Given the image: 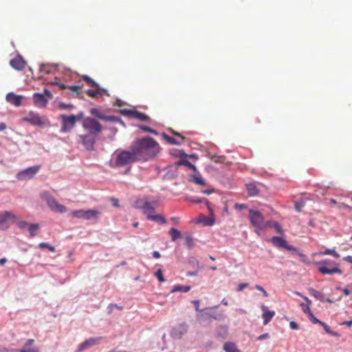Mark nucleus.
<instances>
[{"label": "nucleus", "mask_w": 352, "mask_h": 352, "mask_svg": "<svg viewBox=\"0 0 352 352\" xmlns=\"http://www.w3.org/2000/svg\"><path fill=\"white\" fill-rule=\"evenodd\" d=\"M157 205L156 201H147L142 209V213L146 216V218L147 219V216L149 214H154V212L155 211V206Z\"/></svg>", "instance_id": "21"}, {"label": "nucleus", "mask_w": 352, "mask_h": 352, "mask_svg": "<svg viewBox=\"0 0 352 352\" xmlns=\"http://www.w3.org/2000/svg\"><path fill=\"white\" fill-rule=\"evenodd\" d=\"M82 126L89 131V133L98 135L102 131V126L99 121L91 117H85L82 122Z\"/></svg>", "instance_id": "5"}, {"label": "nucleus", "mask_w": 352, "mask_h": 352, "mask_svg": "<svg viewBox=\"0 0 352 352\" xmlns=\"http://www.w3.org/2000/svg\"><path fill=\"white\" fill-rule=\"evenodd\" d=\"M249 221L250 224L255 228L254 232L260 237L263 239V214L256 208H250L249 210Z\"/></svg>", "instance_id": "3"}, {"label": "nucleus", "mask_w": 352, "mask_h": 352, "mask_svg": "<svg viewBox=\"0 0 352 352\" xmlns=\"http://www.w3.org/2000/svg\"><path fill=\"white\" fill-rule=\"evenodd\" d=\"M148 200V196H144L143 197H138L133 203V207L135 209L141 210L144 208L146 203Z\"/></svg>", "instance_id": "24"}, {"label": "nucleus", "mask_w": 352, "mask_h": 352, "mask_svg": "<svg viewBox=\"0 0 352 352\" xmlns=\"http://www.w3.org/2000/svg\"><path fill=\"white\" fill-rule=\"evenodd\" d=\"M161 136L162 137V138L166 141L170 145H177V146H179L182 144V143L180 142H179L178 140H177L174 137H172V136H170L168 135L167 133H166L165 132H162L161 133Z\"/></svg>", "instance_id": "29"}, {"label": "nucleus", "mask_w": 352, "mask_h": 352, "mask_svg": "<svg viewBox=\"0 0 352 352\" xmlns=\"http://www.w3.org/2000/svg\"><path fill=\"white\" fill-rule=\"evenodd\" d=\"M294 254H296L299 256L300 260L303 263H308L307 256L302 252H300L298 249V252H292Z\"/></svg>", "instance_id": "48"}, {"label": "nucleus", "mask_w": 352, "mask_h": 352, "mask_svg": "<svg viewBox=\"0 0 352 352\" xmlns=\"http://www.w3.org/2000/svg\"><path fill=\"white\" fill-rule=\"evenodd\" d=\"M162 151L159 143L152 137L144 136L134 140L130 150L124 149L117 160L119 165H126L130 162H146L153 160Z\"/></svg>", "instance_id": "1"}, {"label": "nucleus", "mask_w": 352, "mask_h": 352, "mask_svg": "<svg viewBox=\"0 0 352 352\" xmlns=\"http://www.w3.org/2000/svg\"><path fill=\"white\" fill-rule=\"evenodd\" d=\"M191 289L190 285H175L170 290V293L182 292L187 293Z\"/></svg>", "instance_id": "27"}, {"label": "nucleus", "mask_w": 352, "mask_h": 352, "mask_svg": "<svg viewBox=\"0 0 352 352\" xmlns=\"http://www.w3.org/2000/svg\"><path fill=\"white\" fill-rule=\"evenodd\" d=\"M188 180L189 182L194 183L201 186H205L206 185L205 179L199 173V172L190 175Z\"/></svg>", "instance_id": "20"}, {"label": "nucleus", "mask_w": 352, "mask_h": 352, "mask_svg": "<svg viewBox=\"0 0 352 352\" xmlns=\"http://www.w3.org/2000/svg\"><path fill=\"white\" fill-rule=\"evenodd\" d=\"M23 98L22 95L16 94L12 91L8 93L6 96V100L16 107L21 106Z\"/></svg>", "instance_id": "17"}, {"label": "nucleus", "mask_w": 352, "mask_h": 352, "mask_svg": "<svg viewBox=\"0 0 352 352\" xmlns=\"http://www.w3.org/2000/svg\"><path fill=\"white\" fill-rule=\"evenodd\" d=\"M60 118L62 120L60 133H65L73 129L74 126L76 122L72 118V115L67 116L65 114H62L60 116Z\"/></svg>", "instance_id": "12"}, {"label": "nucleus", "mask_w": 352, "mask_h": 352, "mask_svg": "<svg viewBox=\"0 0 352 352\" xmlns=\"http://www.w3.org/2000/svg\"><path fill=\"white\" fill-rule=\"evenodd\" d=\"M19 352H39L37 348H22Z\"/></svg>", "instance_id": "61"}, {"label": "nucleus", "mask_w": 352, "mask_h": 352, "mask_svg": "<svg viewBox=\"0 0 352 352\" xmlns=\"http://www.w3.org/2000/svg\"><path fill=\"white\" fill-rule=\"evenodd\" d=\"M133 163L134 162H130L126 165H124V167H126V168L125 169V170L123 173L124 175H129L131 173V166Z\"/></svg>", "instance_id": "60"}, {"label": "nucleus", "mask_w": 352, "mask_h": 352, "mask_svg": "<svg viewBox=\"0 0 352 352\" xmlns=\"http://www.w3.org/2000/svg\"><path fill=\"white\" fill-rule=\"evenodd\" d=\"M169 234L170 235L171 240L175 241L182 237V232L175 227L170 228L169 230Z\"/></svg>", "instance_id": "32"}, {"label": "nucleus", "mask_w": 352, "mask_h": 352, "mask_svg": "<svg viewBox=\"0 0 352 352\" xmlns=\"http://www.w3.org/2000/svg\"><path fill=\"white\" fill-rule=\"evenodd\" d=\"M81 89V87L80 85H68V89L71 90L74 93L76 94H80V89Z\"/></svg>", "instance_id": "53"}, {"label": "nucleus", "mask_w": 352, "mask_h": 352, "mask_svg": "<svg viewBox=\"0 0 352 352\" xmlns=\"http://www.w3.org/2000/svg\"><path fill=\"white\" fill-rule=\"evenodd\" d=\"M71 214L77 219L85 220V210H73L72 211Z\"/></svg>", "instance_id": "39"}, {"label": "nucleus", "mask_w": 352, "mask_h": 352, "mask_svg": "<svg viewBox=\"0 0 352 352\" xmlns=\"http://www.w3.org/2000/svg\"><path fill=\"white\" fill-rule=\"evenodd\" d=\"M191 303L194 305L195 311L197 312H199V314L201 313H202V311H204L205 310L217 309V308H218L219 307V305H214V306H212V307H207V308L201 309H199V303H200L199 300H192L191 301Z\"/></svg>", "instance_id": "35"}, {"label": "nucleus", "mask_w": 352, "mask_h": 352, "mask_svg": "<svg viewBox=\"0 0 352 352\" xmlns=\"http://www.w3.org/2000/svg\"><path fill=\"white\" fill-rule=\"evenodd\" d=\"M185 239V245L188 250H191L195 246V242L193 237L189 234H186L184 236Z\"/></svg>", "instance_id": "38"}, {"label": "nucleus", "mask_w": 352, "mask_h": 352, "mask_svg": "<svg viewBox=\"0 0 352 352\" xmlns=\"http://www.w3.org/2000/svg\"><path fill=\"white\" fill-rule=\"evenodd\" d=\"M96 89H97L98 91H99L100 93V94H98V96H102L103 95L110 96V94H109L107 89L102 87L100 85H99V87H96Z\"/></svg>", "instance_id": "50"}, {"label": "nucleus", "mask_w": 352, "mask_h": 352, "mask_svg": "<svg viewBox=\"0 0 352 352\" xmlns=\"http://www.w3.org/2000/svg\"><path fill=\"white\" fill-rule=\"evenodd\" d=\"M246 188L248 191V195L250 197H254L258 194L259 189L254 184H248L246 185Z\"/></svg>", "instance_id": "30"}, {"label": "nucleus", "mask_w": 352, "mask_h": 352, "mask_svg": "<svg viewBox=\"0 0 352 352\" xmlns=\"http://www.w3.org/2000/svg\"><path fill=\"white\" fill-rule=\"evenodd\" d=\"M47 65H50V64H43H43H41V65H40V68H39V72H40V73H45V74H52V71H51V70L44 69V67H45V66H47Z\"/></svg>", "instance_id": "58"}, {"label": "nucleus", "mask_w": 352, "mask_h": 352, "mask_svg": "<svg viewBox=\"0 0 352 352\" xmlns=\"http://www.w3.org/2000/svg\"><path fill=\"white\" fill-rule=\"evenodd\" d=\"M32 98L34 104L37 107H45L48 103V98L42 93H34L32 96Z\"/></svg>", "instance_id": "16"}, {"label": "nucleus", "mask_w": 352, "mask_h": 352, "mask_svg": "<svg viewBox=\"0 0 352 352\" xmlns=\"http://www.w3.org/2000/svg\"><path fill=\"white\" fill-rule=\"evenodd\" d=\"M261 308L263 311L262 317L263 318V324L266 325L272 320L273 317L275 316V311L270 310L268 307L265 305H262L261 306Z\"/></svg>", "instance_id": "18"}, {"label": "nucleus", "mask_w": 352, "mask_h": 352, "mask_svg": "<svg viewBox=\"0 0 352 352\" xmlns=\"http://www.w3.org/2000/svg\"><path fill=\"white\" fill-rule=\"evenodd\" d=\"M98 135L87 133L85 135H78V137L80 139L81 143L85 150L88 151H95V144L96 142V138Z\"/></svg>", "instance_id": "9"}, {"label": "nucleus", "mask_w": 352, "mask_h": 352, "mask_svg": "<svg viewBox=\"0 0 352 352\" xmlns=\"http://www.w3.org/2000/svg\"><path fill=\"white\" fill-rule=\"evenodd\" d=\"M289 327L293 330L298 329L299 325L296 321H290L289 322Z\"/></svg>", "instance_id": "64"}, {"label": "nucleus", "mask_w": 352, "mask_h": 352, "mask_svg": "<svg viewBox=\"0 0 352 352\" xmlns=\"http://www.w3.org/2000/svg\"><path fill=\"white\" fill-rule=\"evenodd\" d=\"M8 221L15 223L17 227L21 230L28 228L30 236L33 238L36 235V232L39 230L40 225L38 223H28L27 221L20 220L19 217L12 213L11 211H5L0 212V230H7L10 226L7 224Z\"/></svg>", "instance_id": "2"}, {"label": "nucleus", "mask_w": 352, "mask_h": 352, "mask_svg": "<svg viewBox=\"0 0 352 352\" xmlns=\"http://www.w3.org/2000/svg\"><path fill=\"white\" fill-rule=\"evenodd\" d=\"M273 228L275 229L276 232L277 233H278L280 235L285 234V232H284L281 225L278 221H275V223H274Z\"/></svg>", "instance_id": "46"}, {"label": "nucleus", "mask_w": 352, "mask_h": 352, "mask_svg": "<svg viewBox=\"0 0 352 352\" xmlns=\"http://www.w3.org/2000/svg\"><path fill=\"white\" fill-rule=\"evenodd\" d=\"M182 152L184 151L174 148L169 150V154L174 158L179 157Z\"/></svg>", "instance_id": "43"}, {"label": "nucleus", "mask_w": 352, "mask_h": 352, "mask_svg": "<svg viewBox=\"0 0 352 352\" xmlns=\"http://www.w3.org/2000/svg\"><path fill=\"white\" fill-rule=\"evenodd\" d=\"M276 221L273 220V219H269L266 221H263V230L267 228V227H269V228H273L274 226V223H275Z\"/></svg>", "instance_id": "57"}, {"label": "nucleus", "mask_w": 352, "mask_h": 352, "mask_svg": "<svg viewBox=\"0 0 352 352\" xmlns=\"http://www.w3.org/2000/svg\"><path fill=\"white\" fill-rule=\"evenodd\" d=\"M132 125L133 126H136V127L139 128L142 131L146 132V133H150V132L151 131V127L146 126V125H144L142 124H132Z\"/></svg>", "instance_id": "47"}, {"label": "nucleus", "mask_w": 352, "mask_h": 352, "mask_svg": "<svg viewBox=\"0 0 352 352\" xmlns=\"http://www.w3.org/2000/svg\"><path fill=\"white\" fill-rule=\"evenodd\" d=\"M255 288L260 291L261 292H262L263 295L265 296V297H267L268 296V293L265 290V289L259 285H255Z\"/></svg>", "instance_id": "62"}, {"label": "nucleus", "mask_w": 352, "mask_h": 352, "mask_svg": "<svg viewBox=\"0 0 352 352\" xmlns=\"http://www.w3.org/2000/svg\"><path fill=\"white\" fill-rule=\"evenodd\" d=\"M38 247L41 249H47L51 252H54L56 251L55 247L47 242L40 243L38 244Z\"/></svg>", "instance_id": "41"}, {"label": "nucleus", "mask_w": 352, "mask_h": 352, "mask_svg": "<svg viewBox=\"0 0 352 352\" xmlns=\"http://www.w3.org/2000/svg\"><path fill=\"white\" fill-rule=\"evenodd\" d=\"M308 318L310 320V321L313 323V324H319L320 323V320L318 319L317 318H316V316H314V313L312 311H310L308 314Z\"/></svg>", "instance_id": "49"}, {"label": "nucleus", "mask_w": 352, "mask_h": 352, "mask_svg": "<svg viewBox=\"0 0 352 352\" xmlns=\"http://www.w3.org/2000/svg\"><path fill=\"white\" fill-rule=\"evenodd\" d=\"M283 236H273L272 238L265 239V240L272 243L276 248H283L289 252H298V248L289 244L286 239Z\"/></svg>", "instance_id": "6"}, {"label": "nucleus", "mask_w": 352, "mask_h": 352, "mask_svg": "<svg viewBox=\"0 0 352 352\" xmlns=\"http://www.w3.org/2000/svg\"><path fill=\"white\" fill-rule=\"evenodd\" d=\"M81 78L89 85L96 88L99 87V84L91 78L89 76L83 74L81 76Z\"/></svg>", "instance_id": "37"}, {"label": "nucleus", "mask_w": 352, "mask_h": 352, "mask_svg": "<svg viewBox=\"0 0 352 352\" xmlns=\"http://www.w3.org/2000/svg\"><path fill=\"white\" fill-rule=\"evenodd\" d=\"M74 121L76 122L80 120H82L84 118V112L82 111H80L78 114H71Z\"/></svg>", "instance_id": "54"}, {"label": "nucleus", "mask_w": 352, "mask_h": 352, "mask_svg": "<svg viewBox=\"0 0 352 352\" xmlns=\"http://www.w3.org/2000/svg\"><path fill=\"white\" fill-rule=\"evenodd\" d=\"M188 155L185 152H182L180 157H179L180 160V163H182V166H188V164L190 163V161L188 160Z\"/></svg>", "instance_id": "42"}, {"label": "nucleus", "mask_w": 352, "mask_h": 352, "mask_svg": "<svg viewBox=\"0 0 352 352\" xmlns=\"http://www.w3.org/2000/svg\"><path fill=\"white\" fill-rule=\"evenodd\" d=\"M119 117L113 115H106L104 121L110 122H117Z\"/></svg>", "instance_id": "52"}, {"label": "nucleus", "mask_w": 352, "mask_h": 352, "mask_svg": "<svg viewBox=\"0 0 352 352\" xmlns=\"http://www.w3.org/2000/svg\"><path fill=\"white\" fill-rule=\"evenodd\" d=\"M318 265V271L324 275L330 274V267H328V265H330V261L327 259L319 262Z\"/></svg>", "instance_id": "25"}, {"label": "nucleus", "mask_w": 352, "mask_h": 352, "mask_svg": "<svg viewBox=\"0 0 352 352\" xmlns=\"http://www.w3.org/2000/svg\"><path fill=\"white\" fill-rule=\"evenodd\" d=\"M248 283H239L238 285V287H237V291L238 292H241L243 291L245 288H246L248 286Z\"/></svg>", "instance_id": "63"}, {"label": "nucleus", "mask_w": 352, "mask_h": 352, "mask_svg": "<svg viewBox=\"0 0 352 352\" xmlns=\"http://www.w3.org/2000/svg\"><path fill=\"white\" fill-rule=\"evenodd\" d=\"M74 105L73 104H67V103H65L64 102H60L58 104V108L60 110H63V109H73L74 108Z\"/></svg>", "instance_id": "45"}, {"label": "nucleus", "mask_w": 352, "mask_h": 352, "mask_svg": "<svg viewBox=\"0 0 352 352\" xmlns=\"http://www.w3.org/2000/svg\"><path fill=\"white\" fill-rule=\"evenodd\" d=\"M189 201L194 204H202L204 203L209 211L210 216L208 218H200L197 220V223H203L204 226H212L215 222L214 215L213 210L208 200L205 197L201 198H190Z\"/></svg>", "instance_id": "4"}, {"label": "nucleus", "mask_w": 352, "mask_h": 352, "mask_svg": "<svg viewBox=\"0 0 352 352\" xmlns=\"http://www.w3.org/2000/svg\"><path fill=\"white\" fill-rule=\"evenodd\" d=\"M99 340V337H91L88 339H86L85 341H83L82 343L79 344L76 350V352H81L87 347L96 344Z\"/></svg>", "instance_id": "19"}, {"label": "nucleus", "mask_w": 352, "mask_h": 352, "mask_svg": "<svg viewBox=\"0 0 352 352\" xmlns=\"http://www.w3.org/2000/svg\"><path fill=\"white\" fill-rule=\"evenodd\" d=\"M300 306L301 307L302 311L305 313L308 314L311 311L310 309V305L306 304L305 302H301L300 304Z\"/></svg>", "instance_id": "51"}, {"label": "nucleus", "mask_w": 352, "mask_h": 352, "mask_svg": "<svg viewBox=\"0 0 352 352\" xmlns=\"http://www.w3.org/2000/svg\"><path fill=\"white\" fill-rule=\"evenodd\" d=\"M10 65L16 71H22L26 65V61L23 57L19 54L15 58L10 60Z\"/></svg>", "instance_id": "15"}, {"label": "nucleus", "mask_w": 352, "mask_h": 352, "mask_svg": "<svg viewBox=\"0 0 352 352\" xmlns=\"http://www.w3.org/2000/svg\"><path fill=\"white\" fill-rule=\"evenodd\" d=\"M154 276L160 283H164L166 281L163 274V271L161 268H159L154 272Z\"/></svg>", "instance_id": "40"}, {"label": "nucleus", "mask_w": 352, "mask_h": 352, "mask_svg": "<svg viewBox=\"0 0 352 352\" xmlns=\"http://www.w3.org/2000/svg\"><path fill=\"white\" fill-rule=\"evenodd\" d=\"M224 317L225 316L223 313H216L214 311H208V309L202 311V313L198 315V318L202 321H206L210 319L221 321L224 319Z\"/></svg>", "instance_id": "13"}, {"label": "nucleus", "mask_w": 352, "mask_h": 352, "mask_svg": "<svg viewBox=\"0 0 352 352\" xmlns=\"http://www.w3.org/2000/svg\"><path fill=\"white\" fill-rule=\"evenodd\" d=\"M223 350L226 352H241L236 344L232 342H226L223 345Z\"/></svg>", "instance_id": "31"}, {"label": "nucleus", "mask_w": 352, "mask_h": 352, "mask_svg": "<svg viewBox=\"0 0 352 352\" xmlns=\"http://www.w3.org/2000/svg\"><path fill=\"white\" fill-rule=\"evenodd\" d=\"M177 177V170L170 165L166 168V173L163 175L164 180H171L175 179Z\"/></svg>", "instance_id": "23"}, {"label": "nucleus", "mask_w": 352, "mask_h": 352, "mask_svg": "<svg viewBox=\"0 0 352 352\" xmlns=\"http://www.w3.org/2000/svg\"><path fill=\"white\" fill-rule=\"evenodd\" d=\"M188 263L193 267H198L199 265V261L194 256H191L188 259Z\"/></svg>", "instance_id": "56"}, {"label": "nucleus", "mask_w": 352, "mask_h": 352, "mask_svg": "<svg viewBox=\"0 0 352 352\" xmlns=\"http://www.w3.org/2000/svg\"><path fill=\"white\" fill-rule=\"evenodd\" d=\"M188 331V325L186 323L183 322L172 328L170 331V336L173 339L180 338L182 335L186 333Z\"/></svg>", "instance_id": "14"}, {"label": "nucleus", "mask_w": 352, "mask_h": 352, "mask_svg": "<svg viewBox=\"0 0 352 352\" xmlns=\"http://www.w3.org/2000/svg\"><path fill=\"white\" fill-rule=\"evenodd\" d=\"M309 199L306 197H300L294 202V209L296 212H299L302 210V208L305 206L306 202Z\"/></svg>", "instance_id": "28"}, {"label": "nucleus", "mask_w": 352, "mask_h": 352, "mask_svg": "<svg viewBox=\"0 0 352 352\" xmlns=\"http://www.w3.org/2000/svg\"><path fill=\"white\" fill-rule=\"evenodd\" d=\"M0 352H19L17 349L0 346Z\"/></svg>", "instance_id": "55"}, {"label": "nucleus", "mask_w": 352, "mask_h": 352, "mask_svg": "<svg viewBox=\"0 0 352 352\" xmlns=\"http://www.w3.org/2000/svg\"><path fill=\"white\" fill-rule=\"evenodd\" d=\"M100 212L96 209L85 210V220H92L98 219Z\"/></svg>", "instance_id": "26"}, {"label": "nucleus", "mask_w": 352, "mask_h": 352, "mask_svg": "<svg viewBox=\"0 0 352 352\" xmlns=\"http://www.w3.org/2000/svg\"><path fill=\"white\" fill-rule=\"evenodd\" d=\"M85 93L89 96L93 98H96L98 97V94L100 93L98 91V90H95L93 89H88L85 91Z\"/></svg>", "instance_id": "44"}, {"label": "nucleus", "mask_w": 352, "mask_h": 352, "mask_svg": "<svg viewBox=\"0 0 352 352\" xmlns=\"http://www.w3.org/2000/svg\"><path fill=\"white\" fill-rule=\"evenodd\" d=\"M22 121L30 123L32 126L43 128L45 126L44 122L42 120L40 115L33 111H29L27 116L22 118Z\"/></svg>", "instance_id": "10"}, {"label": "nucleus", "mask_w": 352, "mask_h": 352, "mask_svg": "<svg viewBox=\"0 0 352 352\" xmlns=\"http://www.w3.org/2000/svg\"><path fill=\"white\" fill-rule=\"evenodd\" d=\"M41 165H34L25 168L16 174V178L20 181L28 180L33 178L38 172Z\"/></svg>", "instance_id": "7"}, {"label": "nucleus", "mask_w": 352, "mask_h": 352, "mask_svg": "<svg viewBox=\"0 0 352 352\" xmlns=\"http://www.w3.org/2000/svg\"><path fill=\"white\" fill-rule=\"evenodd\" d=\"M119 113L128 118H134L141 121H150V117L144 113L139 111L136 109H121Z\"/></svg>", "instance_id": "8"}, {"label": "nucleus", "mask_w": 352, "mask_h": 352, "mask_svg": "<svg viewBox=\"0 0 352 352\" xmlns=\"http://www.w3.org/2000/svg\"><path fill=\"white\" fill-rule=\"evenodd\" d=\"M147 220L158 223L160 225H165L167 223L165 217L162 214H149L147 216Z\"/></svg>", "instance_id": "22"}, {"label": "nucleus", "mask_w": 352, "mask_h": 352, "mask_svg": "<svg viewBox=\"0 0 352 352\" xmlns=\"http://www.w3.org/2000/svg\"><path fill=\"white\" fill-rule=\"evenodd\" d=\"M309 292L311 296H314L320 302H323V300H324V295L312 287L309 288Z\"/></svg>", "instance_id": "36"}, {"label": "nucleus", "mask_w": 352, "mask_h": 352, "mask_svg": "<svg viewBox=\"0 0 352 352\" xmlns=\"http://www.w3.org/2000/svg\"><path fill=\"white\" fill-rule=\"evenodd\" d=\"M124 149H121V148H118L117 149L114 153L112 155V156L113 155H116V157L115 159V161L114 162H112V160H111L109 163H108V165L111 167V168H120V167H124V166H121V165H119L117 164V160H118V156H119V154L123 151Z\"/></svg>", "instance_id": "34"}, {"label": "nucleus", "mask_w": 352, "mask_h": 352, "mask_svg": "<svg viewBox=\"0 0 352 352\" xmlns=\"http://www.w3.org/2000/svg\"><path fill=\"white\" fill-rule=\"evenodd\" d=\"M113 307H116V308H117V309H122V307H120V306L118 305L117 304H115V303H110V304L108 305V307H107L108 313H111V312H112Z\"/></svg>", "instance_id": "59"}, {"label": "nucleus", "mask_w": 352, "mask_h": 352, "mask_svg": "<svg viewBox=\"0 0 352 352\" xmlns=\"http://www.w3.org/2000/svg\"><path fill=\"white\" fill-rule=\"evenodd\" d=\"M91 114L96 118L104 120L106 115L103 112L97 108H91L90 109Z\"/></svg>", "instance_id": "33"}, {"label": "nucleus", "mask_w": 352, "mask_h": 352, "mask_svg": "<svg viewBox=\"0 0 352 352\" xmlns=\"http://www.w3.org/2000/svg\"><path fill=\"white\" fill-rule=\"evenodd\" d=\"M46 203L47 206L50 208V209L55 212L58 213H65L67 212V208L65 206L60 204L58 202V201L56 199L55 197H54L52 195H48L46 199Z\"/></svg>", "instance_id": "11"}]
</instances>
